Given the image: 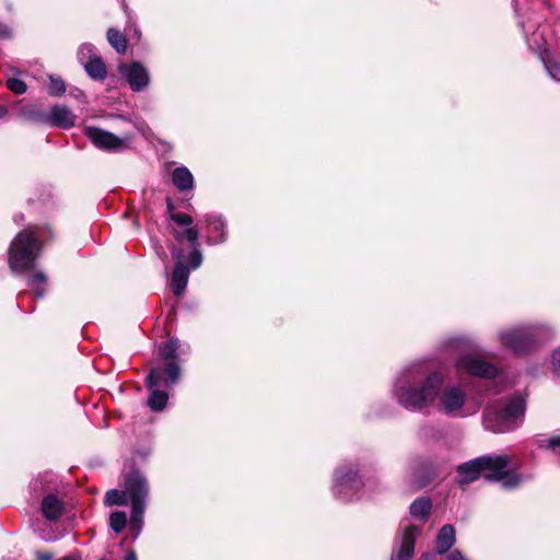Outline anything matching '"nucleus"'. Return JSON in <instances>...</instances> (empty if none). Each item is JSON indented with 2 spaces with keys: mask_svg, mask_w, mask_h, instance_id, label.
I'll return each mask as SVG.
<instances>
[{
  "mask_svg": "<svg viewBox=\"0 0 560 560\" xmlns=\"http://www.w3.org/2000/svg\"><path fill=\"white\" fill-rule=\"evenodd\" d=\"M445 378L443 372H429L424 364L415 363L398 374L393 385V396L405 409L423 411L435 405Z\"/></svg>",
  "mask_w": 560,
  "mask_h": 560,
  "instance_id": "f257e3e1",
  "label": "nucleus"
},
{
  "mask_svg": "<svg viewBox=\"0 0 560 560\" xmlns=\"http://www.w3.org/2000/svg\"><path fill=\"white\" fill-rule=\"evenodd\" d=\"M149 497V485L147 478L138 470L131 471L125 478V490L112 489L105 495V504L125 505L127 499L131 503V516L129 528L138 537L143 525V515L145 512V502Z\"/></svg>",
  "mask_w": 560,
  "mask_h": 560,
  "instance_id": "f03ea898",
  "label": "nucleus"
},
{
  "mask_svg": "<svg viewBox=\"0 0 560 560\" xmlns=\"http://www.w3.org/2000/svg\"><path fill=\"white\" fill-rule=\"evenodd\" d=\"M46 235H51L48 228L30 226L15 236L9 248V266L13 272L24 273L34 268Z\"/></svg>",
  "mask_w": 560,
  "mask_h": 560,
  "instance_id": "7ed1b4c3",
  "label": "nucleus"
},
{
  "mask_svg": "<svg viewBox=\"0 0 560 560\" xmlns=\"http://www.w3.org/2000/svg\"><path fill=\"white\" fill-rule=\"evenodd\" d=\"M525 410V398L521 395L513 396L503 407L487 406L482 413V425L492 433L515 431L524 422Z\"/></svg>",
  "mask_w": 560,
  "mask_h": 560,
  "instance_id": "20e7f679",
  "label": "nucleus"
},
{
  "mask_svg": "<svg viewBox=\"0 0 560 560\" xmlns=\"http://www.w3.org/2000/svg\"><path fill=\"white\" fill-rule=\"evenodd\" d=\"M434 406L450 418H467L479 410V404L474 401L459 384L443 385Z\"/></svg>",
  "mask_w": 560,
  "mask_h": 560,
  "instance_id": "39448f33",
  "label": "nucleus"
},
{
  "mask_svg": "<svg viewBox=\"0 0 560 560\" xmlns=\"http://www.w3.org/2000/svg\"><path fill=\"white\" fill-rule=\"evenodd\" d=\"M551 336L550 329L545 325H528L500 331L501 345L516 354L529 352L538 342Z\"/></svg>",
  "mask_w": 560,
  "mask_h": 560,
  "instance_id": "423d86ee",
  "label": "nucleus"
},
{
  "mask_svg": "<svg viewBox=\"0 0 560 560\" xmlns=\"http://www.w3.org/2000/svg\"><path fill=\"white\" fill-rule=\"evenodd\" d=\"M363 482L359 476L357 465H340L334 474L332 493L343 502L359 500L363 497Z\"/></svg>",
  "mask_w": 560,
  "mask_h": 560,
  "instance_id": "0eeeda50",
  "label": "nucleus"
},
{
  "mask_svg": "<svg viewBox=\"0 0 560 560\" xmlns=\"http://www.w3.org/2000/svg\"><path fill=\"white\" fill-rule=\"evenodd\" d=\"M482 476L487 480L491 481H503V487L512 489L517 487L523 478L520 474L508 471V467L511 464V456L506 454L501 455H486L480 456Z\"/></svg>",
  "mask_w": 560,
  "mask_h": 560,
  "instance_id": "6e6552de",
  "label": "nucleus"
},
{
  "mask_svg": "<svg viewBox=\"0 0 560 560\" xmlns=\"http://www.w3.org/2000/svg\"><path fill=\"white\" fill-rule=\"evenodd\" d=\"M455 371L459 377L470 375L491 380L498 374L497 366L472 354L459 355L455 362Z\"/></svg>",
  "mask_w": 560,
  "mask_h": 560,
  "instance_id": "1a4fd4ad",
  "label": "nucleus"
},
{
  "mask_svg": "<svg viewBox=\"0 0 560 560\" xmlns=\"http://www.w3.org/2000/svg\"><path fill=\"white\" fill-rule=\"evenodd\" d=\"M83 132L94 147L103 151H120L130 140L129 135L119 137L95 126L85 127Z\"/></svg>",
  "mask_w": 560,
  "mask_h": 560,
  "instance_id": "9d476101",
  "label": "nucleus"
},
{
  "mask_svg": "<svg viewBox=\"0 0 560 560\" xmlns=\"http://www.w3.org/2000/svg\"><path fill=\"white\" fill-rule=\"evenodd\" d=\"M421 528L413 524L406 525L398 535L399 547L393 551L390 560H411L415 553V545Z\"/></svg>",
  "mask_w": 560,
  "mask_h": 560,
  "instance_id": "9b49d317",
  "label": "nucleus"
},
{
  "mask_svg": "<svg viewBox=\"0 0 560 560\" xmlns=\"http://www.w3.org/2000/svg\"><path fill=\"white\" fill-rule=\"evenodd\" d=\"M173 259L175 261L174 270L171 278V289L176 296H180L187 287L190 270H194L190 266L184 265V253L179 247L172 249Z\"/></svg>",
  "mask_w": 560,
  "mask_h": 560,
  "instance_id": "f8f14e48",
  "label": "nucleus"
},
{
  "mask_svg": "<svg viewBox=\"0 0 560 560\" xmlns=\"http://www.w3.org/2000/svg\"><path fill=\"white\" fill-rule=\"evenodd\" d=\"M119 72L125 77L133 92L143 91L150 84L151 79L148 69L138 61L130 65H120Z\"/></svg>",
  "mask_w": 560,
  "mask_h": 560,
  "instance_id": "ddd939ff",
  "label": "nucleus"
},
{
  "mask_svg": "<svg viewBox=\"0 0 560 560\" xmlns=\"http://www.w3.org/2000/svg\"><path fill=\"white\" fill-rule=\"evenodd\" d=\"M162 374L159 368H153L145 378L147 387L150 389L148 406L153 411H162L168 401V394L165 390L158 389Z\"/></svg>",
  "mask_w": 560,
  "mask_h": 560,
  "instance_id": "4468645a",
  "label": "nucleus"
},
{
  "mask_svg": "<svg viewBox=\"0 0 560 560\" xmlns=\"http://www.w3.org/2000/svg\"><path fill=\"white\" fill-rule=\"evenodd\" d=\"M174 237L178 243H182L184 240H187L192 245V252L189 255L190 267L192 269H197L202 264V253L199 249L198 238L199 231L197 228L190 225L186 226L184 231H174Z\"/></svg>",
  "mask_w": 560,
  "mask_h": 560,
  "instance_id": "2eb2a0df",
  "label": "nucleus"
},
{
  "mask_svg": "<svg viewBox=\"0 0 560 560\" xmlns=\"http://www.w3.org/2000/svg\"><path fill=\"white\" fill-rule=\"evenodd\" d=\"M481 465L480 457L460 464L456 469V482L459 486H465L476 481L480 476H482Z\"/></svg>",
  "mask_w": 560,
  "mask_h": 560,
  "instance_id": "dca6fc26",
  "label": "nucleus"
},
{
  "mask_svg": "<svg viewBox=\"0 0 560 560\" xmlns=\"http://www.w3.org/2000/svg\"><path fill=\"white\" fill-rule=\"evenodd\" d=\"M77 117L72 110L65 105L52 106L48 114V126L62 129H70L75 125Z\"/></svg>",
  "mask_w": 560,
  "mask_h": 560,
  "instance_id": "f3484780",
  "label": "nucleus"
},
{
  "mask_svg": "<svg viewBox=\"0 0 560 560\" xmlns=\"http://www.w3.org/2000/svg\"><path fill=\"white\" fill-rule=\"evenodd\" d=\"M205 221L208 225V240L209 244H221L226 241V224L224 220L217 214H207Z\"/></svg>",
  "mask_w": 560,
  "mask_h": 560,
  "instance_id": "a211bd4d",
  "label": "nucleus"
},
{
  "mask_svg": "<svg viewBox=\"0 0 560 560\" xmlns=\"http://www.w3.org/2000/svg\"><path fill=\"white\" fill-rule=\"evenodd\" d=\"M63 510V501L56 494L49 493L43 498L40 504V513L47 521H58L61 517Z\"/></svg>",
  "mask_w": 560,
  "mask_h": 560,
  "instance_id": "6ab92c4d",
  "label": "nucleus"
},
{
  "mask_svg": "<svg viewBox=\"0 0 560 560\" xmlns=\"http://www.w3.org/2000/svg\"><path fill=\"white\" fill-rule=\"evenodd\" d=\"M456 541L455 528L446 524L441 527L435 539V551L438 555H444L451 550Z\"/></svg>",
  "mask_w": 560,
  "mask_h": 560,
  "instance_id": "aec40b11",
  "label": "nucleus"
},
{
  "mask_svg": "<svg viewBox=\"0 0 560 560\" xmlns=\"http://www.w3.org/2000/svg\"><path fill=\"white\" fill-rule=\"evenodd\" d=\"M172 183L179 191L194 188V176L186 166H178L172 172Z\"/></svg>",
  "mask_w": 560,
  "mask_h": 560,
  "instance_id": "412c9836",
  "label": "nucleus"
},
{
  "mask_svg": "<svg viewBox=\"0 0 560 560\" xmlns=\"http://www.w3.org/2000/svg\"><path fill=\"white\" fill-rule=\"evenodd\" d=\"M188 350V346L186 349H182V343L177 338H172L168 341L161 342L159 346L160 357L168 361H174L178 353H187Z\"/></svg>",
  "mask_w": 560,
  "mask_h": 560,
  "instance_id": "4be33fe9",
  "label": "nucleus"
},
{
  "mask_svg": "<svg viewBox=\"0 0 560 560\" xmlns=\"http://www.w3.org/2000/svg\"><path fill=\"white\" fill-rule=\"evenodd\" d=\"M431 509V500L428 497H421L411 503L409 511L413 518L424 522L429 517Z\"/></svg>",
  "mask_w": 560,
  "mask_h": 560,
  "instance_id": "5701e85b",
  "label": "nucleus"
},
{
  "mask_svg": "<svg viewBox=\"0 0 560 560\" xmlns=\"http://www.w3.org/2000/svg\"><path fill=\"white\" fill-rule=\"evenodd\" d=\"M88 75L96 81H103L107 77V69L103 59L97 56L83 66Z\"/></svg>",
  "mask_w": 560,
  "mask_h": 560,
  "instance_id": "b1692460",
  "label": "nucleus"
},
{
  "mask_svg": "<svg viewBox=\"0 0 560 560\" xmlns=\"http://www.w3.org/2000/svg\"><path fill=\"white\" fill-rule=\"evenodd\" d=\"M539 56L550 78H552L555 81H559L560 66L558 65L557 59L548 49L541 50Z\"/></svg>",
  "mask_w": 560,
  "mask_h": 560,
  "instance_id": "393cba45",
  "label": "nucleus"
},
{
  "mask_svg": "<svg viewBox=\"0 0 560 560\" xmlns=\"http://www.w3.org/2000/svg\"><path fill=\"white\" fill-rule=\"evenodd\" d=\"M107 40L109 45L120 55L125 54L128 48L127 39L125 35L116 28H109L107 31Z\"/></svg>",
  "mask_w": 560,
  "mask_h": 560,
  "instance_id": "a878e982",
  "label": "nucleus"
},
{
  "mask_svg": "<svg viewBox=\"0 0 560 560\" xmlns=\"http://www.w3.org/2000/svg\"><path fill=\"white\" fill-rule=\"evenodd\" d=\"M47 278L42 270H36L28 280V287L35 292L37 298H43L45 294V285Z\"/></svg>",
  "mask_w": 560,
  "mask_h": 560,
  "instance_id": "bb28decb",
  "label": "nucleus"
},
{
  "mask_svg": "<svg viewBox=\"0 0 560 560\" xmlns=\"http://www.w3.org/2000/svg\"><path fill=\"white\" fill-rule=\"evenodd\" d=\"M533 442L538 448L555 451L558 446H560V436L537 434L534 436Z\"/></svg>",
  "mask_w": 560,
  "mask_h": 560,
  "instance_id": "cd10ccee",
  "label": "nucleus"
},
{
  "mask_svg": "<svg viewBox=\"0 0 560 560\" xmlns=\"http://www.w3.org/2000/svg\"><path fill=\"white\" fill-rule=\"evenodd\" d=\"M165 374H166L165 385L166 386L175 385L179 381L180 374H182L179 364L175 361H168L165 364Z\"/></svg>",
  "mask_w": 560,
  "mask_h": 560,
  "instance_id": "c85d7f7f",
  "label": "nucleus"
},
{
  "mask_svg": "<svg viewBox=\"0 0 560 560\" xmlns=\"http://www.w3.org/2000/svg\"><path fill=\"white\" fill-rule=\"evenodd\" d=\"M98 55L96 54V48L94 45L90 43L82 44L77 52V58L79 62L84 66L88 63V60H92L96 58Z\"/></svg>",
  "mask_w": 560,
  "mask_h": 560,
  "instance_id": "c756f323",
  "label": "nucleus"
},
{
  "mask_svg": "<svg viewBox=\"0 0 560 560\" xmlns=\"http://www.w3.org/2000/svg\"><path fill=\"white\" fill-rule=\"evenodd\" d=\"M127 525V514L124 511L113 512L109 516V526L116 533H121Z\"/></svg>",
  "mask_w": 560,
  "mask_h": 560,
  "instance_id": "7c9ffc66",
  "label": "nucleus"
},
{
  "mask_svg": "<svg viewBox=\"0 0 560 560\" xmlns=\"http://www.w3.org/2000/svg\"><path fill=\"white\" fill-rule=\"evenodd\" d=\"M23 116L30 121L48 125V114L42 110L27 108L23 110Z\"/></svg>",
  "mask_w": 560,
  "mask_h": 560,
  "instance_id": "2f4dec72",
  "label": "nucleus"
},
{
  "mask_svg": "<svg viewBox=\"0 0 560 560\" xmlns=\"http://www.w3.org/2000/svg\"><path fill=\"white\" fill-rule=\"evenodd\" d=\"M49 86H48V93L51 96H61L66 92V83L62 79L58 77H50L49 78Z\"/></svg>",
  "mask_w": 560,
  "mask_h": 560,
  "instance_id": "473e14b6",
  "label": "nucleus"
},
{
  "mask_svg": "<svg viewBox=\"0 0 560 560\" xmlns=\"http://www.w3.org/2000/svg\"><path fill=\"white\" fill-rule=\"evenodd\" d=\"M7 86L10 91H12L15 94H24L27 91V85L24 81L12 78L7 81Z\"/></svg>",
  "mask_w": 560,
  "mask_h": 560,
  "instance_id": "72a5a7b5",
  "label": "nucleus"
},
{
  "mask_svg": "<svg viewBox=\"0 0 560 560\" xmlns=\"http://www.w3.org/2000/svg\"><path fill=\"white\" fill-rule=\"evenodd\" d=\"M171 219L183 226H190L192 225V218L187 213H171Z\"/></svg>",
  "mask_w": 560,
  "mask_h": 560,
  "instance_id": "f704fd0d",
  "label": "nucleus"
},
{
  "mask_svg": "<svg viewBox=\"0 0 560 560\" xmlns=\"http://www.w3.org/2000/svg\"><path fill=\"white\" fill-rule=\"evenodd\" d=\"M446 560H468V559L462 553V551H459L458 549H455L447 555Z\"/></svg>",
  "mask_w": 560,
  "mask_h": 560,
  "instance_id": "c9c22d12",
  "label": "nucleus"
},
{
  "mask_svg": "<svg viewBox=\"0 0 560 560\" xmlns=\"http://www.w3.org/2000/svg\"><path fill=\"white\" fill-rule=\"evenodd\" d=\"M11 36V30L5 24L0 23V39H8Z\"/></svg>",
  "mask_w": 560,
  "mask_h": 560,
  "instance_id": "e433bc0d",
  "label": "nucleus"
},
{
  "mask_svg": "<svg viewBox=\"0 0 560 560\" xmlns=\"http://www.w3.org/2000/svg\"><path fill=\"white\" fill-rule=\"evenodd\" d=\"M36 558H37V560H51L52 555L49 552H45V551H38L36 553Z\"/></svg>",
  "mask_w": 560,
  "mask_h": 560,
  "instance_id": "4c0bfd02",
  "label": "nucleus"
},
{
  "mask_svg": "<svg viewBox=\"0 0 560 560\" xmlns=\"http://www.w3.org/2000/svg\"><path fill=\"white\" fill-rule=\"evenodd\" d=\"M436 552H427L421 556L420 560H436Z\"/></svg>",
  "mask_w": 560,
  "mask_h": 560,
  "instance_id": "58836bf2",
  "label": "nucleus"
},
{
  "mask_svg": "<svg viewBox=\"0 0 560 560\" xmlns=\"http://www.w3.org/2000/svg\"><path fill=\"white\" fill-rule=\"evenodd\" d=\"M124 560H137L136 552L133 550H129Z\"/></svg>",
  "mask_w": 560,
  "mask_h": 560,
  "instance_id": "ea45409f",
  "label": "nucleus"
},
{
  "mask_svg": "<svg viewBox=\"0 0 560 560\" xmlns=\"http://www.w3.org/2000/svg\"><path fill=\"white\" fill-rule=\"evenodd\" d=\"M8 114V108L3 105H0V119L3 118L4 116H7Z\"/></svg>",
  "mask_w": 560,
  "mask_h": 560,
  "instance_id": "a19ab883",
  "label": "nucleus"
},
{
  "mask_svg": "<svg viewBox=\"0 0 560 560\" xmlns=\"http://www.w3.org/2000/svg\"><path fill=\"white\" fill-rule=\"evenodd\" d=\"M43 539H46V540H52V539H56V537H51V536H48V535H43L42 536Z\"/></svg>",
  "mask_w": 560,
  "mask_h": 560,
  "instance_id": "79ce46f5",
  "label": "nucleus"
},
{
  "mask_svg": "<svg viewBox=\"0 0 560 560\" xmlns=\"http://www.w3.org/2000/svg\"><path fill=\"white\" fill-rule=\"evenodd\" d=\"M167 208H168L170 211L173 210V205H172L171 200H168V202H167Z\"/></svg>",
  "mask_w": 560,
  "mask_h": 560,
  "instance_id": "37998d69",
  "label": "nucleus"
},
{
  "mask_svg": "<svg viewBox=\"0 0 560 560\" xmlns=\"http://www.w3.org/2000/svg\"><path fill=\"white\" fill-rule=\"evenodd\" d=\"M77 92H78V93H74V94H73L75 97H78L79 95H82V94H83V93H82L81 91H79V90H78Z\"/></svg>",
  "mask_w": 560,
  "mask_h": 560,
  "instance_id": "c03bdc74",
  "label": "nucleus"
},
{
  "mask_svg": "<svg viewBox=\"0 0 560 560\" xmlns=\"http://www.w3.org/2000/svg\"><path fill=\"white\" fill-rule=\"evenodd\" d=\"M22 219H23V215L21 214L20 217H15L14 221L22 220Z\"/></svg>",
  "mask_w": 560,
  "mask_h": 560,
  "instance_id": "a18cd8bd",
  "label": "nucleus"
},
{
  "mask_svg": "<svg viewBox=\"0 0 560 560\" xmlns=\"http://www.w3.org/2000/svg\"><path fill=\"white\" fill-rule=\"evenodd\" d=\"M22 219H23V215L21 214L20 217H15L14 221L22 220Z\"/></svg>",
  "mask_w": 560,
  "mask_h": 560,
  "instance_id": "49530a36",
  "label": "nucleus"
}]
</instances>
